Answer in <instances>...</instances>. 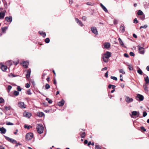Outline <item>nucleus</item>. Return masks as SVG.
<instances>
[{
    "instance_id": "54",
    "label": "nucleus",
    "mask_w": 149,
    "mask_h": 149,
    "mask_svg": "<svg viewBox=\"0 0 149 149\" xmlns=\"http://www.w3.org/2000/svg\"><path fill=\"white\" fill-rule=\"evenodd\" d=\"M12 88V86L10 85H9L8 86V89L9 90V91H8V92H9L10 91V90Z\"/></svg>"
},
{
    "instance_id": "55",
    "label": "nucleus",
    "mask_w": 149,
    "mask_h": 149,
    "mask_svg": "<svg viewBox=\"0 0 149 149\" xmlns=\"http://www.w3.org/2000/svg\"><path fill=\"white\" fill-rule=\"evenodd\" d=\"M124 56L125 57H126L127 58H128L129 56L128 55L127 53H125L124 54Z\"/></svg>"
},
{
    "instance_id": "4",
    "label": "nucleus",
    "mask_w": 149,
    "mask_h": 149,
    "mask_svg": "<svg viewBox=\"0 0 149 149\" xmlns=\"http://www.w3.org/2000/svg\"><path fill=\"white\" fill-rule=\"evenodd\" d=\"M137 47L138 48L139 53L141 54H144L145 53L144 48L139 45H138Z\"/></svg>"
},
{
    "instance_id": "48",
    "label": "nucleus",
    "mask_w": 149,
    "mask_h": 149,
    "mask_svg": "<svg viewBox=\"0 0 149 149\" xmlns=\"http://www.w3.org/2000/svg\"><path fill=\"white\" fill-rule=\"evenodd\" d=\"M16 143V145L15 146V147H17L19 145H21V144H20L19 143H17L16 141V143Z\"/></svg>"
},
{
    "instance_id": "43",
    "label": "nucleus",
    "mask_w": 149,
    "mask_h": 149,
    "mask_svg": "<svg viewBox=\"0 0 149 149\" xmlns=\"http://www.w3.org/2000/svg\"><path fill=\"white\" fill-rule=\"evenodd\" d=\"M6 124L7 125H13V123H10V122H7L6 123Z\"/></svg>"
},
{
    "instance_id": "51",
    "label": "nucleus",
    "mask_w": 149,
    "mask_h": 149,
    "mask_svg": "<svg viewBox=\"0 0 149 149\" xmlns=\"http://www.w3.org/2000/svg\"><path fill=\"white\" fill-rule=\"evenodd\" d=\"M119 42L120 43V45H121L122 46H124L123 42L122 40L121 41H120Z\"/></svg>"
},
{
    "instance_id": "17",
    "label": "nucleus",
    "mask_w": 149,
    "mask_h": 149,
    "mask_svg": "<svg viewBox=\"0 0 149 149\" xmlns=\"http://www.w3.org/2000/svg\"><path fill=\"white\" fill-rule=\"evenodd\" d=\"M1 68L3 71H5L6 70L7 67V66L3 65H1Z\"/></svg>"
},
{
    "instance_id": "56",
    "label": "nucleus",
    "mask_w": 149,
    "mask_h": 149,
    "mask_svg": "<svg viewBox=\"0 0 149 149\" xmlns=\"http://www.w3.org/2000/svg\"><path fill=\"white\" fill-rule=\"evenodd\" d=\"M108 71H107L105 73V77H106V78H107L108 77Z\"/></svg>"
},
{
    "instance_id": "60",
    "label": "nucleus",
    "mask_w": 149,
    "mask_h": 149,
    "mask_svg": "<svg viewBox=\"0 0 149 149\" xmlns=\"http://www.w3.org/2000/svg\"><path fill=\"white\" fill-rule=\"evenodd\" d=\"M133 36L135 38H137V36L134 33L133 34Z\"/></svg>"
},
{
    "instance_id": "27",
    "label": "nucleus",
    "mask_w": 149,
    "mask_h": 149,
    "mask_svg": "<svg viewBox=\"0 0 149 149\" xmlns=\"http://www.w3.org/2000/svg\"><path fill=\"white\" fill-rule=\"evenodd\" d=\"M5 109L6 110V111H8L10 110L11 109V107L10 106H9L8 107L7 106H5Z\"/></svg>"
},
{
    "instance_id": "1",
    "label": "nucleus",
    "mask_w": 149,
    "mask_h": 149,
    "mask_svg": "<svg viewBox=\"0 0 149 149\" xmlns=\"http://www.w3.org/2000/svg\"><path fill=\"white\" fill-rule=\"evenodd\" d=\"M111 55V54L110 52H107L102 57L103 61L106 63L108 62L109 59Z\"/></svg>"
},
{
    "instance_id": "26",
    "label": "nucleus",
    "mask_w": 149,
    "mask_h": 149,
    "mask_svg": "<svg viewBox=\"0 0 149 149\" xmlns=\"http://www.w3.org/2000/svg\"><path fill=\"white\" fill-rule=\"evenodd\" d=\"M8 27H4L1 28V31L3 33H5V31L8 29Z\"/></svg>"
},
{
    "instance_id": "7",
    "label": "nucleus",
    "mask_w": 149,
    "mask_h": 149,
    "mask_svg": "<svg viewBox=\"0 0 149 149\" xmlns=\"http://www.w3.org/2000/svg\"><path fill=\"white\" fill-rule=\"evenodd\" d=\"M18 106L21 109H24L26 108L24 103L23 102H19L18 104Z\"/></svg>"
},
{
    "instance_id": "10",
    "label": "nucleus",
    "mask_w": 149,
    "mask_h": 149,
    "mask_svg": "<svg viewBox=\"0 0 149 149\" xmlns=\"http://www.w3.org/2000/svg\"><path fill=\"white\" fill-rule=\"evenodd\" d=\"M137 98H138L140 101H141L143 100L144 99V97L142 95L137 94L136 97Z\"/></svg>"
},
{
    "instance_id": "58",
    "label": "nucleus",
    "mask_w": 149,
    "mask_h": 149,
    "mask_svg": "<svg viewBox=\"0 0 149 149\" xmlns=\"http://www.w3.org/2000/svg\"><path fill=\"white\" fill-rule=\"evenodd\" d=\"M140 18L142 20H143L145 19V16H143L141 17Z\"/></svg>"
},
{
    "instance_id": "42",
    "label": "nucleus",
    "mask_w": 149,
    "mask_h": 149,
    "mask_svg": "<svg viewBox=\"0 0 149 149\" xmlns=\"http://www.w3.org/2000/svg\"><path fill=\"white\" fill-rule=\"evenodd\" d=\"M133 22L135 24H137L138 23V21L137 20V19L136 18H135L134 19Z\"/></svg>"
},
{
    "instance_id": "31",
    "label": "nucleus",
    "mask_w": 149,
    "mask_h": 149,
    "mask_svg": "<svg viewBox=\"0 0 149 149\" xmlns=\"http://www.w3.org/2000/svg\"><path fill=\"white\" fill-rule=\"evenodd\" d=\"M8 76L9 77H15L17 76H18V75H15L14 74H13L12 73H11L8 75Z\"/></svg>"
},
{
    "instance_id": "39",
    "label": "nucleus",
    "mask_w": 149,
    "mask_h": 149,
    "mask_svg": "<svg viewBox=\"0 0 149 149\" xmlns=\"http://www.w3.org/2000/svg\"><path fill=\"white\" fill-rule=\"evenodd\" d=\"M146 84H144L143 85V87L144 88L145 90L146 91H147L148 90V87L147 86V85H146Z\"/></svg>"
},
{
    "instance_id": "33",
    "label": "nucleus",
    "mask_w": 149,
    "mask_h": 149,
    "mask_svg": "<svg viewBox=\"0 0 149 149\" xmlns=\"http://www.w3.org/2000/svg\"><path fill=\"white\" fill-rule=\"evenodd\" d=\"M45 42L47 43H48L50 42V39L49 38H47L45 40Z\"/></svg>"
},
{
    "instance_id": "32",
    "label": "nucleus",
    "mask_w": 149,
    "mask_h": 149,
    "mask_svg": "<svg viewBox=\"0 0 149 149\" xmlns=\"http://www.w3.org/2000/svg\"><path fill=\"white\" fill-rule=\"evenodd\" d=\"M120 29L121 31L122 32H124V31H125V28L124 26H120Z\"/></svg>"
},
{
    "instance_id": "35",
    "label": "nucleus",
    "mask_w": 149,
    "mask_h": 149,
    "mask_svg": "<svg viewBox=\"0 0 149 149\" xmlns=\"http://www.w3.org/2000/svg\"><path fill=\"white\" fill-rule=\"evenodd\" d=\"M147 27H148L147 25L146 24L144 26H141L140 27V29H141V28L146 29V28H147Z\"/></svg>"
},
{
    "instance_id": "20",
    "label": "nucleus",
    "mask_w": 149,
    "mask_h": 149,
    "mask_svg": "<svg viewBox=\"0 0 149 149\" xmlns=\"http://www.w3.org/2000/svg\"><path fill=\"white\" fill-rule=\"evenodd\" d=\"M39 33L43 38L45 37L46 36V33L45 32H43L42 31H39Z\"/></svg>"
},
{
    "instance_id": "16",
    "label": "nucleus",
    "mask_w": 149,
    "mask_h": 149,
    "mask_svg": "<svg viewBox=\"0 0 149 149\" xmlns=\"http://www.w3.org/2000/svg\"><path fill=\"white\" fill-rule=\"evenodd\" d=\"M0 131L1 134H4L6 133V130L5 128L2 127H0Z\"/></svg>"
},
{
    "instance_id": "14",
    "label": "nucleus",
    "mask_w": 149,
    "mask_h": 149,
    "mask_svg": "<svg viewBox=\"0 0 149 149\" xmlns=\"http://www.w3.org/2000/svg\"><path fill=\"white\" fill-rule=\"evenodd\" d=\"M65 101L63 99H62L58 103V105L60 107L63 106L65 103Z\"/></svg>"
},
{
    "instance_id": "34",
    "label": "nucleus",
    "mask_w": 149,
    "mask_h": 149,
    "mask_svg": "<svg viewBox=\"0 0 149 149\" xmlns=\"http://www.w3.org/2000/svg\"><path fill=\"white\" fill-rule=\"evenodd\" d=\"M137 72L138 73L140 74V75H142L143 73V72L142 71V70L140 69H139L138 70H137Z\"/></svg>"
},
{
    "instance_id": "62",
    "label": "nucleus",
    "mask_w": 149,
    "mask_h": 149,
    "mask_svg": "<svg viewBox=\"0 0 149 149\" xmlns=\"http://www.w3.org/2000/svg\"><path fill=\"white\" fill-rule=\"evenodd\" d=\"M113 86L111 84H109L108 86V88H112V86Z\"/></svg>"
},
{
    "instance_id": "13",
    "label": "nucleus",
    "mask_w": 149,
    "mask_h": 149,
    "mask_svg": "<svg viewBox=\"0 0 149 149\" xmlns=\"http://www.w3.org/2000/svg\"><path fill=\"white\" fill-rule=\"evenodd\" d=\"M23 115L24 116L29 118L31 116V113L29 112H24V113Z\"/></svg>"
},
{
    "instance_id": "53",
    "label": "nucleus",
    "mask_w": 149,
    "mask_h": 149,
    "mask_svg": "<svg viewBox=\"0 0 149 149\" xmlns=\"http://www.w3.org/2000/svg\"><path fill=\"white\" fill-rule=\"evenodd\" d=\"M130 55L131 56H134L135 55V54H134L132 52H130Z\"/></svg>"
},
{
    "instance_id": "38",
    "label": "nucleus",
    "mask_w": 149,
    "mask_h": 149,
    "mask_svg": "<svg viewBox=\"0 0 149 149\" xmlns=\"http://www.w3.org/2000/svg\"><path fill=\"white\" fill-rule=\"evenodd\" d=\"M119 72L120 73H122L123 74H125V72L124 70L122 69H120L119 70Z\"/></svg>"
},
{
    "instance_id": "2",
    "label": "nucleus",
    "mask_w": 149,
    "mask_h": 149,
    "mask_svg": "<svg viewBox=\"0 0 149 149\" xmlns=\"http://www.w3.org/2000/svg\"><path fill=\"white\" fill-rule=\"evenodd\" d=\"M36 129L38 132L40 134L42 133L43 132L44 127L42 124H37Z\"/></svg>"
},
{
    "instance_id": "19",
    "label": "nucleus",
    "mask_w": 149,
    "mask_h": 149,
    "mask_svg": "<svg viewBox=\"0 0 149 149\" xmlns=\"http://www.w3.org/2000/svg\"><path fill=\"white\" fill-rule=\"evenodd\" d=\"M37 115L39 117H42L45 115L44 113L41 112H38L37 113Z\"/></svg>"
},
{
    "instance_id": "18",
    "label": "nucleus",
    "mask_w": 149,
    "mask_h": 149,
    "mask_svg": "<svg viewBox=\"0 0 149 149\" xmlns=\"http://www.w3.org/2000/svg\"><path fill=\"white\" fill-rule=\"evenodd\" d=\"M100 5L103 10L106 12L107 13L108 11L107 8L102 4L100 3Z\"/></svg>"
},
{
    "instance_id": "49",
    "label": "nucleus",
    "mask_w": 149,
    "mask_h": 149,
    "mask_svg": "<svg viewBox=\"0 0 149 149\" xmlns=\"http://www.w3.org/2000/svg\"><path fill=\"white\" fill-rule=\"evenodd\" d=\"M25 86L26 88H29L30 86V85L28 83H26L25 84Z\"/></svg>"
},
{
    "instance_id": "59",
    "label": "nucleus",
    "mask_w": 149,
    "mask_h": 149,
    "mask_svg": "<svg viewBox=\"0 0 149 149\" xmlns=\"http://www.w3.org/2000/svg\"><path fill=\"white\" fill-rule=\"evenodd\" d=\"M107 67H105L102 69V71H103L107 70Z\"/></svg>"
},
{
    "instance_id": "50",
    "label": "nucleus",
    "mask_w": 149,
    "mask_h": 149,
    "mask_svg": "<svg viewBox=\"0 0 149 149\" xmlns=\"http://www.w3.org/2000/svg\"><path fill=\"white\" fill-rule=\"evenodd\" d=\"M147 115V113L146 111L143 112V117H145Z\"/></svg>"
},
{
    "instance_id": "24",
    "label": "nucleus",
    "mask_w": 149,
    "mask_h": 149,
    "mask_svg": "<svg viewBox=\"0 0 149 149\" xmlns=\"http://www.w3.org/2000/svg\"><path fill=\"white\" fill-rule=\"evenodd\" d=\"M80 134L81 138H84L85 136L86 133L85 132H80Z\"/></svg>"
},
{
    "instance_id": "30",
    "label": "nucleus",
    "mask_w": 149,
    "mask_h": 149,
    "mask_svg": "<svg viewBox=\"0 0 149 149\" xmlns=\"http://www.w3.org/2000/svg\"><path fill=\"white\" fill-rule=\"evenodd\" d=\"M45 88L46 89H48L50 88V86L48 84H46L45 85Z\"/></svg>"
},
{
    "instance_id": "5",
    "label": "nucleus",
    "mask_w": 149,
    "mask_h": 149,
    "mask_svg": "<svg viewBox=\"0 0 149 149\" xmlns=\"http://www.w3.org/2000/svg\"><path fill=\"white\" fill-rule=\"evenodd\" d=\"M4 136V137L8 141L12 143H16V140L13 139H11L5 135Z\"/></svg>"
},
{
    "instance_id": "46",
    "label": "nucleus",
    "mask_w": 149,
    "mask_h": 149,
    "mask_svg": "<svg viewBox=\"0 0 149 149\" xmlns=\"http://www.w3.org/2000/svg\"><path fill=\"white\" fill-rule=\"evenodd\" d=\"M141 128L142 131L146 132V129L143 126H142L141 127Z\"/></svg>"
},
{
    "instance_id": "15",
    "label": "nucleus",
    "mask_w": 149,
    "mask_h": 149,
    "mask_svg": "<svg viewBox=\"0 0 149 149\" xmlns=\"http://www.w3.org/2000/svg\"><path fill=\"white\" fill-rule=\"evenodd\" d=\"M5 20L7 22L11 23L12 21V17L11 16L6 17L5 18Z\"/></svg>"
},
{
    "instance_id": "41",
    "label": "nucleus",
    "mask_w": 149,
    "mask_h": 149,
    "mask_svg": "<svg viewBox=\"0 0 149 149\" xmlns=\"http://www.w3.org/2000/svg\"><path fill=\"white\" fill-rule=\"evenodd\" d=\"M27 94L29 95H31L32 94L31 93V90L30 89H29L27 91Z\"/></svg>"
},
{
    "instance_id": "6",
    "label": "nucleus",
    "mask_w": 149,
    "mask_h": 149,
    "mask_svg": "<svg viewBox=\"0 0 149 149\" xmlns=\"http://www.w3.org/2000/svg\"><path fill=\"white\" fill-rule=\"evenodd\" d=\"M125 101L127 103H130L132 102L133 100V99L132 98H130L128 96H125Z\"/></svg>"
},
{
    "instance_id": "9",
    "label": "nucleus",
    "mask_w": 149,
    "mask_h": 149,
    "mask_svg": "<svg viewBox=\"0 0 149 149\" xmlns=\"http://www.w3.org/2000/svg\"><path fill=\"white\" fill-rule=\"evenodd\" d=\"M75 21L79 25L81 26H82L84 25L81 20H79L78 18H75Z\"/></svg>"
},
{
    "instance_id": "3",
    "label": "nucleus",
    "mask_w": 149,
    "mask_h": 149,
    "mask_svg": "<svg viewBox=\"0 0 149 149\" xmlns=\"http://www.w3.org/2000/svg\"><path fill=\"white\" fill-rule=\"evenodd\" d=\"M33 135L32 133H28L26 136V141H29L33 138Z\"/></svg>"
},
{
    "instance_id": "61",
    "label": "nucleus",
    "mask_w": 149,
    "mask_h": 149,
    "mask_svg": "<svg viewBox=\"0 0 149 149\" xmlns=\"http://www.w3.org/2000/svg\"><path fill=\"white\" fill-rule=\"evenodd\" d=\"M7 63H9V65H11V62L10 61H7Z\"/></svg>"
},
{
    "instance_id": "40",
    "label": "nucleus",
    "mask_w": 149,
    "mask_h": 149,
    "mask_svg": "<svg viewBox=\"0 0 149 149\" xmlns=\"http://www.w3.org/2000/svg\"><path fill=\"white\" fill-rule=\"evenodd\" d=\"M111 78L112 79H113L114 80H115L116 81H117V78L115 77L111 76Z\"/></svg>"
},
{
    "instance_id": "12",
    "label": "nucleus",
    "mask_w": 149,
    "mask_h": 149,
    "mask_svg": "<svg viewBox=\"0 0 149 149\" xmlns=\"http://www.w3.org/2000/svg\"><path fill=\"white\" fill-rule=\"evenodd\" d=\"M31 70L30 69H29L27 70V74L26 75V77L27 79L29 78L30 76Z\"/></svg>"
},
{
    "instance_id": "45",
    "label": "nucleus",
    "mask_w": 149,
    "mask_h": 149,
    "mask_svg": "<svg viewBox=\"0 0 149 149\" xmlns=\"http://www.w3.org/2000/svg\"><path fill=\"white\" fill-rule=\"evenodd\" d=\"M4 102V100L2 97H0V103H3Z\"/></svg>"
},
{
    "instance_id": "29",
    "label": "nucleus",
    "mask_w": 149,
    "mask_h": 149,
    "mask_svg": "<svg viewBox=\"0 0 149 149\" xmlns=\"http://www.w3.org/2000/svg\"><path fill=\"white\" fill-rule=\"evenodd\" d=\"M137 14L139 15H142L143 14V12L141 10H139Z\"/></svg>"
},
{
    "instance_id": "47",
    "label": "nucleus",
    "mask_w": 149,
    "mask_h": 149,
    "mask_svg": "<svg viewBox=\"0 0 149 149\" xmlns=\"http://www.w3.org/2000/svg\"><path fill=\"white\" fill-rule=\"evenodd\" d=\"M128 66H129V67H128L129 69L130 70H133V67L132 66L130 65H129Z\"/></svg>"
},
{
    "instance_id": "57",
    "label": "nucleus",
    "mask_w": 149,
    "mask_h": 149,
    "mask_svg": "<svg viewBox=\"0 0 149 149\" xmlns=\"http://www.w3.org/2000/svg\"><path fill=\"white\" fill-rule=\"evenodd\" d=\"M24 128H27L29 129V127L28 125H24Z\"/></svg>"
},
{
    "instance_id": "23",
    "label": "nucleus",
    "mask_w": 149,
    "mask_h": 149,
    "mask_svg": "<svg viewBox=\"0 0 149 149\" xmlns=\"http://www.w3.org/2000/svg\"><path fill=\"white\" fill-rule=\"evenodd\" d=\"M132 114L133 116H136L138 115L137 117H138L139 115V112H137L136 111H134L132 112Z\"/></svg>"
},
{
    "instance_id": "8",
    "label": "nucleus",
    "mask_w": 149,
    "mask_h": 149,
    "mask_svg": "<svg viewBox=\"0 0 149 149\" xmlns=\"http://www.w3.org/2000/svg\"><path fill=\"white\" fill-rule=\"evenodd\" d=\"M92 32L95 35H97L98 34L96 28L95 27H92L91 28Z\"/></svg>"
},
{
    "instance_id": "21",
    "label": "nucleus",
    "mask_w": 149,
    "mask_h": 149,
    "mask_svg": "<svg viewBox=\"0 0 149 149\" xmlns=\"http://www.w3.org/2000/svg\"><path fill=\"white\" fill-rule=\"evenodd\" d=\"M5 16V13L2 12L0 13V19H3L4 18Z\"/></svg>"
},
{
    "instance_id": "36",
    "label": "nucleus",
    "mask_w": 149,
    "mask_h": 149,
    "mask_svg": "<svg viewBox=\"0 0 149 149\" xmlns=\"http://www.w3.org/2000/svg\"><path fill=\"white\" fill-rule=\"evenodd\" d=\"M46 100L48 102L49 104H51L52 102V101L51 100H50L48 98H46Z\"/></svg>"
},
{
    "instance_id": "44",
    "label": "nucleus",
    "mask_w": 149,
    "mask_h": 149,
    "mask_svg": "<svg viewBox=\"0 0 149 149\" xmlns=\"http://www.w3.org/2000/svg\"><path fill=\"white\" fill-rule=\"evenodd\" d=\"M17 89L18 91H20L22 90V89L19 86H17Z\"/></svg>"
},
{
    "instance_id": "37",
    "label": "nucleus",
    "mask_w": 149,
    "mask_h": 149,
    "mask_svg": "<svg viewBox=\"0 0 149 149\" xmlns=\"http://www.w3.org/2000/svg\"><path fill=\"white\" fill-rule=\"evenodd\" d=\"M95 149H101L100 146L97 145L96 144H95Z\"/></svg>"
},
{
    "instance_id": "11",
    "label": "nucleus",
    "mask_w": 149,
    "mask_h": 149,
    "mask_svg": "<svg viewBox=\"0 0 149 149\" xmlns=\"http://www.w3.org/2000/svg\"><path fill=\"white\" fill-rule=\"evenodd\" d=\"M104 48L108 49L110 47V44L108 42H105L104 44Z\"/></svg>"
},
{
    "instance_id": "22",
    "label": "nucleus",
    "mask_w": 149,
    "mask_h": 149,
    "mask_svg": "<svg viewBox=\"0 0 149 149\" xmlns=\"http://www.w3.org/2000/svg\"><path fill=\"white\" fill-rule=\"evenodd\" d=\"M29 65V63L27 62L24 61L23 62L22 65L25 67V68H27Z\"/></svg>"
},
{
    "instance_id": "63",
    "label": "nucleus",
    "mask_w": 149,
    "mask_h": 149,
    "mask_svg": "<svg viewBox=\"0 0 149 149\" xmlns=\"http://www.w3.org/2000/svg\"><path fill=\"white\" fill-rule=\"evenodd\" d=\"M120 86L123 88L124 87V84H120Z\"/></svg>"
},
{
    "instance_id": "28",
    "label": "nucleus",
    "mask_w": 149,
    "mask_h": 149,
    "mask_svg": "<svg viewBox=\"0 0 149 149\" xmlns=\"http://www.w3.org/2000/svg\"><path fill=\"white\" fill-rule=\"evenodd\" d=\"M19 94V92H18V91H14L13 94L15 95L16 96H17Z\"/></svg>"
},
{
    "instance_id": "25",
    "label": "nucleus",
    "mask_w": 149,
    "mask_h": 149,
    "mask_svg": "<svg viewBox=\"0 0 149 149\" xmlns=\"http://www.w3.org/2000/svg\"><path fill=\"white\" fill-rule=\"evenodd\" d=\"M144 80L146 82L145 84H149V79L148 77L147 76L146 77L144 78Z\"/></svg>"
},
{
    "instance_id": "64",
    "label": "nucleus",
    "mask_w": 149,
    "mask_h": 149,
    "mask_svg": "<svg viewBox=\"0 0 149 149\" xmlns=\"http://www.w3.org/2000/svg\"><path fill=\"white\" fill-rule=\"evenodd\" d=\"M0 149H5V148L3 146H0Z\"/></svg>"
},
{
    "instance_id": "52",
    "label": "nucleus",
    "mask_w": 149,
    "mask_h": 149,
    "mask_svg": "<svg viewBox=\"0 0 149 149\" xmlns=\"http://www.w3.org/2000/svg\"><path fill=\"white\" fill-rule=\"evenodd\" d=\"M87 18L85 16H83L82 17V19L84 21H86V20Z\"/></svg>"
}]
</instances>
